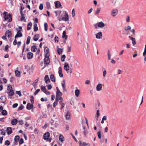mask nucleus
<instances>
[{
  "mask_svg": "<svg viewBox=\"0 0 146 146\" xmlns=\"http://www.w3.org/2000/svg\"><path fill=\"white\" fill-rule=\"evenodd\" d=\"M131 29V27L130 26H128L126 28H125V30L126 31H127L128 30H129Z\"/></svg>",
  "mask_w": 146,
  "mask_h": 146,
  "instance_id": "obj_51",
  "label": "nucleus"
},
{
  "mask_svg": "<svg viewBox=\"0 0 146 146\" xmlns=\"http://www.w3.org/2000/svg\"><path fill=\"white\" fill-rule=\"evenodd\" d=\"M18 121L16 119H14L11 120V123L13 125H16Z\"/></svg>",
  "mask_w": 146,
  "mask_h": 146,
  "instance_id": "obj_20",
  "label": "nucleus"
},
{
  "mask_svg": "<svg viewBox=\"0 0 146 146\" xmlns=\"http://www.w3.org/2000/svg\"><path fill=\"white\" fill-rule=\"evenodd\" d=\"M44 80L45 82V83L47 84L49 83L50 82V80L49 79L48 76V75H46L44 77Z\"/></svg>",
  "mask_w": 146,
  "mask_h": 146,
  "instance_id": "obj_16",
  "label": "nucleus"
},
{
  "mask_svg": "<svg viewBox=\"0 0 146 146\" xmlns=\"http://www.w3.org/2000/svg\"><path fill=\"white\" fill-rule=\"evenodd\" d=\"M101 10V8L100 7L97 8L96 9V11L95 12V15H98L99 14Z\"/></svg>",
  "mask_w": 146,
  "mask_h": 146,
  "instance_id": "obj_34",
  "label": "nucleus"
},
{
  "mask_svg": "<svg viewBox=\"0 0 146 146\" xmlns=\"http://www.w3.org/2000/svg\"><path fill=\"white\" fill-rule=\"evenodd\" d=\"M62 95V93L60 91V90H58L56 92V98L59 99V98Z\"/></svg>",
  "mask_w": 146,
  "mask_h": 146,
  "instance_id": "obj_5",
  "label": "nucleus"
},
{
  "mask_svg": "<svg viewBox=\"0 0 146 146\" xmlns=\"http://www.w3.org/2000/svg\"><path fill=\"white\" fill-rule=\"evenodd\" d=\"M107 74V72L106 70H104L103 71V76L104 77H106V75Z\"/></svg>",
  "mask_w": 146,
  "mask_h": 146,
  "instance_id": "obj_58",
  "label": "nucleus"
},
{
  "mask_svg": "<svg viewBox=\"0 0 146 146\" xmlns=\"http://www.w3.org/2000/svg\"><path fill=\"white\" fill-rule=\"evenodd\" d=\"M100 115V114L99 113V110H98L97 111V113H96V116L97 117V120H98V118L99 117Z\"/></svg>",
  "mask_w": 146,
  "mask_h": 146,
  "instance_id": "obj_54",
  "label": "nucleus"
},
{
  "mask_svg": "<svg viewBox=\"0 0 146 146\" xmlns=\"http://www.w3.org/2000/svg\"><path fill=\"white\" fill-rule=\"evenodd\" d=\"M61 84L64 90L65 91H66V89L65 87V81L64 80H63L62 82H61Z\"/></svg>",
  "mask_w": 146,
  "mask_h": 146,
  "instance_id": "obj_18",
  "label": "nucleus"
},
{
  "mask_svg": "<svg viewBox=\"0 0 146 146\" xmlns=\"http://www.w3.org/2000/svg\"><path fill=\"white\" fill-rule=\"evenodd\" d=\"M102 34L101 32L98 33L96 35V37L97 39H100L102 38Z\"/></svg>",
  "mask_w": 146,
  "mask_h": 146,
  "instance_id": "obj_11",
  "label": "nucleus"
},
{
  "mask_svg": "<svg viewBox=\"0 0 146 146\" xmlns=\"http://www.w3.org/2000/svg\"><path fill=\"white\" fill-rule=\"evenodd\" d=\"M65 117L66 119H70V114L69 111H68L65 115Z\"/></svg>",
  "mask_w": 146,
  "mask_h": 146,
  "instance_id": "obj_27",
  "label": "nucleus"
},
{
  "mask_svg": "<svg viewBox=\"0 0 146 146\" xmlns=\"http://www.w3.org/2000/svg\"><path fill=\"white\" fill-rule=\"evenodd\" d=\"M24 106L21 104L19 107L18 108L17 111H19L22 110L24 108Z\"/></svg>",
  "mask_w": 146,
  "mask_h": 146,
  "instance_id": "obj_42",
  "label": "nucleus"
},
{
  "mask_svg": "<svg viewBox=\"0 0 146 146\" xmlns=\"http://www.w3.org/2000/svg\"><path fill=\"white\" fill-rule=\"evenodd\" d=\"M62 13L64 15L62 17V20L66 21H68L69 19V16L66 11H63Z\"/></svg>",
  "mask_w": 146,
  "mask_h": 146,
  "instance_id": "obj_2",
  "label": "nucleus"
},
{
  "mask_svg": "<svg viewBox=\"0 0 146 146\" xmlns=\"http://www.w3.org/2000/svg\"><path fill=\"white\" fill-rule=\"evenodd\" d=\"M33 56V54L31 52H29L27 54V58L28 59L32 58Z\"/></svg>",
  "mask_w": 146,
  "mask_h": 146,
  "instance_id": "obj_24",
  "label": "nucleus"
},
{
  "mask_svg": "<svg viewBox=\"0 0 146 146\" xmlns=\"http://www.w3.org/2000/svg\"><path fill=\"white\" fill-rule=\"evenodd\" d=\"M128 37L129 38L132 40V42L133 44V45L135 44H136V42L135 40V39L130 36H129Z\"/></svg>",
  "mask_w": 146,
  "mask_h": 146,
  "instance_id": "obj_21",
  "label": "nucleus"
},
{
  "mask_svg": "<svg viewBox=\"0 0 146 146\" xmlns=\"http://www.w3.org/2000/svg\"><path fill=\"white\" fill-rule=\"evenodd\" d=\"M20 13L21 15V21H24L25 22H26V21L25 19V17L24 16V14L23 13L22 10L20 11Z\"/></svg>",
  "mask_w": 146,
  "mask_h": 146,
  "instance_id": "obj_15",
  "label": "nucleus"
},
{
  "mask_svg": "<svg viewBox=\"0 0 146 146\" xmlns=\"http://www.w3.org/2000/svg\"><path fill=\"white\" fill-rule=\"evenodd\" d=\"M32 25V23L31 22L29 23L28 24L27 27V30H29L31 29Z\"/></svg>",
  "mask_w": 146,
  "mask_h": 146,
  "instance_id": "obj_32",
  "label": "nucleus"
},
{
  "mask_svg": "<svg viewBox=\"0 0 146 146\" xmlns=\"http://www.w3.org/2000/svg\"><path fill=\"white\" fill-rule=\"evenodd\" d=\"M36 47L35 46H33L31 47V50L34 52L36 51Z\"/></svg>",
  "mask_w": 146,
  "mask_h": 146,
  "instance_id": "obj_35",
  "label": "nucleus"
},
{
  "mask_svg": "<svg viewBox=\"0 0 146 146\" xmlns=\"http://www.w3.org/2000/svg\"><path fill=\"white\" fill-rule=\"evenodd\" d=\"M50 78L51 80L53 82H55V78L53 74H51V75L50 76Z\"/></svg>",
  "mask_w": 146,
  "mask_h": 146,
  "instance_id": "obj_36",
  "label": "nucleus"
},
{
  "mask_svg": "<svg viewBox=\"0 0 146 146\" xmlns=\"http://www.w3.org/2000/svg\"><path fill=\"white\" fill-rule=\"evenodd\" d=\"M58 73L59 76L60 77H62L63 76V74L62 73V68L61 67H59L58 68Z\"/></svg>",
  "mask_w": 146,
  "mask_h": 146,
  "instance_id": "obj_22",
  "label": "nucleus"
},
{
  "mask_svg": "<svg viewBox=\"0 0 146 146\" xmlns=\"http://www.w3.org/2000/svg\"><path fill=\"white\" fill-rule=\"evenodd\" d=\"M31 40V37L30 36H28L27 38L26 44L27 45H28L30 42Z\"/></svg>",
  "mask_w": 146,
  "mask_h": 146,
  "instance_id": "obj_37",
  "label": "nucleus"
},
{
  "mask_svg": "<svg viewBox=\"0 0 146 146\" xmlns=\"http://www.w3.org/2000/svg\"><path fill=\"white\" fill-rule=\"evenodd\" d=\"M66 57L65 55L64 54L62 56L61 58V60L62 62H63L65 60V58Z\"/></svg>",
  "mask_w": 146,
  "mask_h": 146,
  "instance_id": "obj_49",
  "label": "nucleus"
},
{
  "mask_svg": "<svg viewBox=\"0 0 146 146\" xmlns=\"http://www.w3.org/2000/svg\"><path fill=\"white\" fill-rule=\"evenodd\" d=\"M33 107V104H31L30 103H28L27 104L26 108L28 110H30L31 109H32Z\"/></svg>",
  "mask_w": 146,
  "mask_h": 146,
  "instance_id": "obj_13",
  "label": "nucleus"
},
{
  "mask_svg": "<svg viewBox=\"0 0 146 146\" xmlns=\"http://www.w3.org/2000/svg\"><path fill=\"white\" fill-rule=\"evenodd\" d=\"M143 55L144 56H146V48H144V50L143 53Z\"/></svg>",
  "mask_w": 146,
  "mask_h": 146,
  "instance_id": "obj_64",
  "label": "nucleus"
},
{
  "mask_svg": "<svg viewBox=\"0 0 146 146\" xmlns=\"http://www.w3.org/2000/svg\"><path fill=\"white\" fill-rule=\"evenodd\" d=\"M20 137L18 135L16 136L14 138L15 143L14 144L15 145L17 144V143L19 141Z\"/></svg>",
  "mask_w": 146,
  "mask_h": 146,
  "instance_id": "obj_17",
  "label": "nucleus"
},
{
  "mask_svg": "<svg viewBox=\"0 0 146 146\" xmlns=\"http://www.w3.org/2000/svg\"><path fill=\"white\" fill-rule=\"evenodd\" d=\"M15 73L16 76L19 77L20 75V72L17 70H16L15 71Z\"/></svg>",
  "mask_w": 146,
  "mask_h": 146,
  "instance_id": "obj_39",
  "label": "nucleus"
},
{
  "mask_svg": "<svg viewBox=\"0 0 146 146\" xmlns=\"http://www.w3.org/2000/svg\"><path fill=\"white\" fill-rule=\"evenodd\" d=\"M7 112L5 110H2L1 112V114L3 115H5L7 114Z\"/></svg>",
  "mask_w": 146,
  "mask_h": 146,
  "instance_id": "obj_38",
  "label": "nucleus"
},
{
  "mask_svg": "<svg viewBox=\"0 0 146 146\" xmlns=\"http://www.w3.org/2000/svg\"><path fill=\"white\" fill-rule=\"evenodd\" d=\"M79 143L80 146H86L87 145V144L85 142L82 143L80 141H79Z\"/></svg>",
  "mask_w": 146,
  "mask_h": 146,
  "instance_id": "obj_28",
  "label": "nucleus"
},
{
  "mask_svg": "<svg viewBox=\"0 0 146 146\" xmlns=\"http://www.w3.org/2000/svg\"><path fill=\"white\" fill-rule=\"evenodd\" d=\"M62 37L63 38H64L65 40L67 39V35H66V32L65 31L63 32Z\"/></svg>",
  "mask_w": 146,
  "mask_h": 146,
  "instance_id": "obj_29",
  "label": "nucleus"
},
{
  "mask_svg": "<svg viewBox=\"0 0 146 146\" xmlns=\"http://www.w3.org/2000/svg\"><path fill=\"white\" fill-rule=\"evenodd\" d=\"M55 7L56 8H59L61 5V3L59 1H57L55 2Z\"/></svg>",
  "mask_w": 146,
  "mask_h": 146,
  "instance_id": "obj_23",
  "label": "nucleus"
},
{
  "mask_svg": "<svg viewBox=\"0 0 146 146\" xmlns=\"http://www.w3.org/2000/svg\"><path fill=\"white\" fill-rule=\"evenodd\" d=\"M34 98L33 96H31V99H30V101L31 102L32 104H33L34 103Z\"/></svg>",
  "mask_w": 146,
  "mask_h": 146,
  "instance_id": "obj_55",
  "label": "nucleus"
},
{
  "mask_svg": "<svg viewBox=\"0 0 146 146\" xmlns=\"http://www.w3.org/2000/svg\"><path fill=\"white\" fill-rule=\"evenodd\" d=\"M40 100L42 102H44V101L46 102L47 101V98H41Z\"/></svg>",
  "mask_w": 146,
  "mask_h": 146,
  "instance_id": "obj_59",
  "label": "nucleus"
},
{
  "mask_svg": "<svg viewBox=\"0 0 146 146\" xmlns=\"http://www.w3.org/2000/svg\"><path fill=\"white\" fill-rule=\"evenodd\" d=\"M50 133L48 132H47L44 134L43 138L45 140L48 139L50 136Z\"/></svg>",
  "mask_w": 146,
  "mask_h": 146,
  "instance_id": "obj_12",
  "label": "nucleus"
},
{
  "mask_svg": "<svg viewBox=\"0 0 146 146\" xmlns=\"http://www.w3.org/2000/svg\"><path fill=\"white\" fill-rule=\"evenodd\" d=\"M24 142L23 140V138H21L19 140V144H21L23 143Z\"/></svg>",
  "mask_w": 146,
  "mask_h": 146,
  "instance_id": "obj_61",
  "label": "nucleus"
},
{
  "mask_svg": "<svg viewBox=\"0 0 146 146\" xmlns=\"http://www.w3.org/2000/svg\"><path fill=\"white\" fill-rule=\"evenodd\" d=\"M57 52L59 54H62V50L61 48H58L57 50Z\"/></svg>",
  "mask_w": 146,
  "mask_h": 146,
  "instance_id": "obj_45",
  "label": "nucleus"
},
{
  "mask_svg": "<svg viewBox=\"0 0 146 146\" xmlns=\"http://www.w3.org/2000/svg\"><path fill=\"white\" fill-rule=\"evenodd\" d=\"M44 52L46 53V54H49L48 53L49 52V49L48 47H46L45 48Z\"/></svg>",
  "mask_w": 146,
  "mask_h": 146,
  "instance_id": "obj_50",
  "label": "nucleus"
},
{
  "mask_svg": "<svg viewBox=\"0 0 146 146\" xmlns=\"http://www.w3.org/2000/svg\"><path fill=\"white\" fill-rule=\"evenodd\" d=\"M12 89V88L11 85H9L7 86V91H9Z\"/></svg>",
  "mask_w": 146,
  "mask_h": 146,
  "instance_id": "obj_52",
  "label": "nucleus"
},
{
  "mask_svg": "<svg viewBox=\"0 0 146 146\" xmlns=\"http://www.w3.org/2000/svg\"><path fill=\"white\" fill-rule=\"evenodd\" d=\"M49 54H45V57L44 59V63L45 64H48L50 62V58L49 57Z\"/></svg>",
  "mask_w": 146,
  "mask_h": 146,
  "instance_id": "obj_3",
  "label": "nucleus"
},
{
  "mask_svg": "<svg viewBox=\"0 0 146 146\" xmlns=\"http://www.w3.org/2000/svg\"><path fill=\"white\" fill-rule=\"evenodd\" d=\"M44 30L45 31H47L48 30V25L47 24L45 23L44 24Z\"/></svg>",
  "mask_w": 146,
  "mask_h": 146,
  "instance_id": "obj_46",
  "label": "nucleus"
},
{
  "mask_svg": "<svg viewBox=\"0 0 146 146\" xmlns=\"http://www.w3.org/2000/svg\"><path fill=\"white\" fill-rule=\"evenodd\" d=\"M10 144V142L8 140H6L5 142V145L6 146H8Z\"/></svg>",
  "mask_w": 146,
  "mask_h": 146,
  "instance_id": "obj_48",
  "label": "nucleus"
},
{
  "mask_svg": "<svg viewBox=\"0 0 146 146\" xmlns=\"http://www.w3.org/2000/svg\"><path fill=\"white\" fill-rule=\"evenodd\" d=\"M6 132L8 135L11 134L12 133V128L11 127H8L6 129Z\"/></svg>",
  "mask_w": 146,
  "mask_h": 146,
  "instance_id": "obj_19",
  "label": "nucleus"
},
{
  "mask_svg": "<svg viewBox=\"0 0 146 146\" xmlns=\"http://www.w3.org/2000/svg\"><path fill=\"white\" fill-rule=\"evenodd\" d=\"M40 91V89H37L36 91L34 93V95H36L38 93V92H39Z\"/></svg>",
  "mask_w": 146,
  "mask_h": 146,
  "instance_id": "obj_56",
  "label": "nucleus"
},
{
  "mask_svg": "<svg viewBox=\"0 0 146 146\" xmlns=\"http://www.w3.org/2000/svg\"><path fill=\"white\" fill-rule=\"evenodd\" d=\"M34 31H36L38 30L37 25L36 24H35L34 25Z\"/></svg>",
  "mask_w": 146,
  "mask_h": 146,
  "instance_id": "obj_43",
  "label": "nucleus"
},
{
  "mask_svg": "<svg viewBox=\"0 0 146 146\" xmlns=\"http://www.w3.org/2000/svg\"><path fill=\"white\" fill-rule=\"evenodd\" d=\"M130 17L129 16H127L126 18V21L127 22H129L130 21Z\"/></svg>",
  "mask_w": 146,
  "mask_h": 146,
  "instance_id": "obj_57",
  "label": "nucleus"
},
{
  "mask_svg": "<svg viewBox=\"0 0 146 146\" xmlns=\"http://www.w3.org/2000/svg\"><path fill=\"white\" fill-rule=\"evenodd\" d=\"M12 33L10 31L8 30L6 32L5 35L8 38L10 37Z\"/></svg>",
  "mask_w": 146,
  "mask_h": 146,
  "instance_id": "obj_25",
  "label": "nucleus"
},
{
  "mask_svg": "<svg viewBox=\"0 0 146 146\" xmlns=\"http://www.w3.org/2000/svg\"><path fill=\"white\" fill-rule=\"evenodd\" d=\"M118 13V11L117 9H112L111 11V15L112 16L115 17L117 14Z\"/></svg>",
  "mask_w": 146,
  "mask_h": 146,
  "instance_id": "obj_4",
  "label": "nucleus"
},
{
  "mask_svg": "<svg viewBox=\"0 0 146 146\" xmlns=\"http://www.w3.org/2000/svg\"><path fill=\"white\" fill-rule=\"evenodd\" d=\"M102 84H99L96 87V89L97 91H100L102 90Z\"/></svg>",
  "mask_w": 146,
  "mask_h": 146,
  "instance_id": "obj_7",
  "label": "nucleus"
},
{
  "mask_svg": "<svg viewBox=\"0 0 146 146\" xmlns=\"http://www.w3.org/2000/svg\"><path fill=\"white\" fill-rule=\"evenodd\" d=\"M45 94L47 95H50V93L47 90L44 92Z\"/></svg>",
  "mask_w": 146,
  "mask_h": 146,
  "instance_id": "obj_63",
  "label": "nucleus"
},
{
  "mask_svg": "<svg viewBox=\"0 0 146 146\" xmlns=\"http://www.w3.org/2000/svg\"><path fill=\"white\" fill-rule=\"evenodd\" d=\"M123 71L120 69H118L117 72V75L121 74L122 73Z\"/></svg>",
  "mask_w": 146,
  "mask_h": 146,
  "instance_id": "obj_53",
  "label": "nucleus"
},
{
  "mask_svg": "<svg viewBox=\"0 0 146 146\" xmlns=\"http://www.w3.org/2000/svg\"><path fill=\"white\" fill-rule=\"evenodd\" d=\"M64 137L62 135H60L59 136V139L60 141L62 142L64 141Z\"/></svg>",
  "mask_w": 146,
  "mask_h": 146,
  "instance_id": "obj_40",
  "label": "nucleus"
},
{
  "mask_svg": "<svg viewBox=\"0 0 146 146\" xmlns=\"http://www.w3.org/2000/svg\"><path fill=\"white\" fill-rule=\"evenodd\" d=\"M64 69L66 70L67 73H68V71L69 70L70 68V66L68 63L65 62L64 65Z\"/></svg>",
  "mask_w": 146,
  "mask_h": 146,
  "instance_id": "obj_6",
  "label": "nucleus"
},
{
  "mask_svg": "<svg viewBox=\"0 0 146 146\" xmlns=\"http://www.w3.org/2000/svg\"><path fill=\"white\" fill-rule=\"evenodd\" d=\"M0 130L1 131V134L3 135H5V131L3 129H0Z\"/></svg>",
  "mask_w": 146,
  "mask_h": 146,
  "instance_id": "obj_60",
  "label": "nucleus"
},
{
  "mask_svg": "<svg viewBox=\"0 0 146 146\" xmlns=\"http://www.w3.org/2000/svg\"><path fill=\"white\" fill-rule=\"evenodd\" d=\"M59 100V99L56 98L55 101L53 103V106L54 108H55L56 106L57 105Z\"/></svg>",
  "mask_w": 146,
  "mask_h": 146,
  "instance_id": "obj_30",
  "label": "nucleus"
},
{
  "mask_svg": "<svg viewBox=\"0 0 146 146\" xmlns=\"http://www.w3.org/2000/svg\"><path fill=\"white\" fill-rule=\"evenodd\" d=\"M83 130H84L83 133L85 135V137L86 136V135L88 134V131L86 129V127L84 126H83Z\"/></svg>",
  "mask_w": 146,
  "mask_h": 146,
  "instance_id": "obj_14",
  "label": "nucleus"
},
{
  "mask_svg": "<svg viewBox=\"0 0 146 146\" xmlns=\"http://www.w3.org/2000/svg\"><path fill=\"white\" fill-rule=\"evenodd\" d=\"M40 88L41 90L44 92L46 90L45 87L43 86H40Z\"/></svg>",
  "mask_w": 146,
  "mask_h": 146,
  "instance_id": "obj_41",
  "label": "nucleus"
},
{
  "mask_svg": "<svg viewBox=\"0 0 146 146\" xmlns=\"http://www.w3.org/2000/svg\"><path fill=\"white\" fill-rule=\"evenodd\" d=\"M98 136V138L99 139H101V131H98L97 132Z\"/></svg>",
  "mask_w": 146,
  "mask_h": 146,
  "instance_id": "obj_47",
  "label": "nucleus"
},
{
  "mask_svg": "<svg viewBox=\"0 0 146 146\" xmlns=\"http://www.w3.org/2000/svg\"><path fill=\"white\" fill-rule=\"evenodd\" d=\"M7 93L8 94V97H9V96H12L14 94V91L12 89L11 90L7 91Z\"/></svg>",
  "mask_w": 146,
  "mask_h": 146,
  "instance_id": "obj_9",
  "label": "nucleus"
},
{
  "mask_svg": "<svg viewBox=\"0 0 146 146\" xmlns=\"http://www.w3.org/2000/svg\"><path fill=\"white\" fill-rule=\"evenodd\" d=\"M21 30H19L18 31L17 34L15 36V38L20 37L22 36L23 35L22 33L21 32Z\"/></svg>",
  "mask_w": 146,
  "mask_h": 146,
  "instance_id": "obj_8",
  "label": "nucleus"
},
{
  "mask_svg": "<svg viewBox=\"0 0 146 146\" xmlns=\"http://www.w3.org/2000/svg\"><path fill=\"white\" fill-rule=\"evenodd\" d=\"M108 59L109 60H111V54L109 50H108Z\"/></svg>",
  "mask_w": 146,
  "mask_h": 146,
  "instance_id": "obj_44",
  "label": "nucleus"
},
{
  "mask_svg": "<svg viewBox=\"0 0 146 146\" xmlns=\"http://www.w3.org/2000/svg\"><path fill=\"white\" fill-rule=\"evenodd\" d=\"M6 97L5 96H2L0 98V102L2 103H4L6 100Z\"/></svg>",
  "mask_w": 146,
  "mask_h": 146,
  "instance_id": "obj_10",
  "label": "nucleus"
},
{
  "mask_svg": "<svg viewBox=\"0 0 146 146\" xmlns=\"http://www.w3.org/2000/svg\"><path fill=\"white\" fill-rule=\"evenodd\" d=\"M80 93V90L78 89H77L75 91V93L76 97H78L79 96Z\"/></svg>",
  "mask_w": 146,
  "mask_h": 146,
  "instance_id": "obj_33",
  "label": "nucleus"
},
{
  "mask_svg": "<svg viewBox=\"0 0 146 146\" xmlns=\"http://www.w3.org/2000/svg\"><path fill=\"white\" fill-rule=\"evenodd\" d=\"M3 15L5 20H7L9 19L8 21L9 22H11L12 21V15L11 14H8L7 12L5 11L3 14Z\"/></svg>",
  "mask_w": 146,
  "mask_h": 146,
  "instance_id": "obj_1",
  "label": "nucleus"
},
{
  "mask_svg": "<svg viewBox=\"0 0 146 146\" xmlns=\"http://www.w3.org/2000/svg\"><path fill=\"white\" fill-rule=\"evenodd\" d=\"M39 37V35H38L37 34L35 35L33 37L34 40L35 41H37Z\"/></svg>",
  "mask_w": 146,
  "mask_h": 146,
  "instance_id": "obj_31",
  "label": "nucleus"
},
{
  "mask_svg": "<svg viewBox=\"0 0 146 146\" xmlns=\"http://www.w3.org/2000/svg\"><path fill=\"white\" fill-rule=\"evenodd\" d=\"M18 122H19V124L20 125H22L24 124L23 121L22 120H20Z\"/></svg>",
  "mask_w": 146,
  "mask_h": 146,
  "instance_id": "obj_62",
  "label": "nucleus"
},
{
  "mask_svg": "<svg viewBox=\"0 0 146 146\" xmlns=\"http://www.w3.org/2000/svg\"><path fill=\"white\" fill-rule=\"evenodd\" d=\"M105 26V25L102 22H99L98 23V27L100 28H103Z\"/></svg>",
  "mask_w": 146,
  "mask_h": 146,
  "instance_id": "obj_26",
  "label": "nucleus"
}]
</instances>
